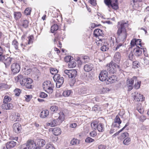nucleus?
<instances>
[{
    "label": "nucleus",
    "mask_w": 149,
    "mask_h": 149,
    "mask_svg": "<svg viewBox=\"0 0 149 149\" xmlns=\"http://www.w3.org/2000/svg\"><path fill=\"white\" fill-rule=\"evenodd\" d=\"M128 25V22H125L122 21L118 23V30L116 33L118 36L117 41L123 42L125 41L127 35L126 28Z\"/></svg>",
    "instance_id": "obj_1"
},
{
    "label": "nucleus",
    "mask_w": 149,
    "mask_h": 149,
    "mask_svg": "<svg viewBox=\"0 0 149 149\" xmlns=\"http://www.w3.org/2000/svg\"><path fill=\"white\" fill-rule=\"evenodd\" d=\"M17 82H19L21 86H25L27 88H32V80L30 78L23 77L21 74L19 75L16 79Z\"/></svg>",
    "instance_id": "obj_2"
},
{
    "label": "nucleus",
    "mask_w": 149,
    "mask_h": 149,
    "mask_svg": "<svg viewBox=\"0 0 149 149\" xmlns=\"http://www.w3.org/2000/svg\"><path fill=\"white\" fill-rule=\"evenodd\" d=\"M57 116H55V119H53L52 121L50 123H47V125L51 127H54L60 125L65 119V115L62 112H60L57 114Z\"/></svg>",
    "instance_id": "obj_3"
},
{
    "label": "nucleus",
    "mask_w": 149,
    "mask_h": 149,
    "mask_svg": "<svg viewBox=\"0 0 149 149\" xmlns=\"http://www.w3.org/2000/svg\"><path fill=\"white\" fill-rule=\"evenodd\" d=\"M106 68L109 73L113 74L115 73L117 70L120 68V66L112 61L106 65Z\"/></svg>",
    "instance_id": "obj_4"
},
{
    "label": "nucleus",
    "mask_w": 149,
    "mask_h": 149,
    "mask_svg": "<svg viewBox=\"0 0 149 149\" xmlns=\"http://www.w3.org/2000/svg\"><path fill=\"white\" fill-rule=\"evenodd\" d=\"M54 86V84L49 81H46L43 83L42 86L44 90L50 94L52 93Z\"/></svg>",
    "instance_id": "obj_5"
},
{
    "label": "nucleus",
    "mask_w": 149,
    "mask_h": 149,
    "mask_svg": "<svg viewBox=\"0 0 149 149\" xmlns=\"http://www.w3.org/2000/svg\"><path fill=\"white\" fill-rule=\"evenodd\" d=\"M64 72L65 74V75L66 77H68L69 78L73 79V81L74 83L75 82L74 79L77 75V71L76 70H65Z\"/></svg>",
    "instance_id": "obj_6"
},
{
    "label": "nucleus",
    "mask_w": 149,
    "mask_h": 149,
    "mask_svg": "<svg viewBox=\"0 0 149 149\" xmlns=\"http://www.w3.org/2000/svg\"><path fill=\"white\" fill-rule=\"evenodd\" d=\"M14 59L13 58L8 57L5 55L0 59V62L3 63L5 65V67L7 68L9 66L12 61Z\"/></svg>",
    "instance_id": "obj_7"
},
{
    "label": "nucleus",
    "mask_w": 149,
    "mask_h": 149,
    "mask_svg": "<svg viewBox=\"0 0 149 149\" xmlns=\"http://www.w3.org/2000/svg\"><path fill=\"white\" fill-rule=\"evenodd\" d=\"M11 69L13 74L18 73L20 70V65L17 63H12L11 66Z\"/></svg>",
    "instance_id": "obj_8"
},
{
    "label": "nucleus",
    "mask_w": 149,
    "mask_h": 149,
    "mask_svg": "<svg viewBox=\"0 0 149 149\" xmlns=\"http://www.w3.org/2000/svg\"><path fill=\"white\" fill-rule=\"evenodd\" d=\"M108 77V72L106 70H103L100 72L99 79L100 81H103L106 80Z\"/></svg>",
    "instance_id": "obj_9"
},
{
    "label": "nucleus",
    "mask_w": 149,
    "mask_h": 149,
    "mask_svg": "<svg viewBox=\"0 0 149 149\" xmlns=\"http://www.w3.org/2000/svg\"><path fill=\"white\" fill-rule=\"evenodd\" d=\"M132 96L136 101H142L144 100V98H143V96L136 92L134 93H132Z\"/></svg>",
    "instance_id": "obj_10"
},
{
    "label": "nucleus",
    "mask_w": 149,
    "mask_h": 149,
    "mask_svg": "<svg viewBox=\"0 0 149 149\" xmlns=\"http://www.w3.org/2000/svg\"><path fill=\"white\" fill-rule=\"evenodd\" d=\"M136 77H134L132 78L127 79V85L129 91H130L133 88V85L134 83V80H136Z\"/></svg>",
    "instance_id": "obj_11"
},
{
    "label": "nucleus",
    "mask_w": 149,
    "mask_h": 149,
    "mask_svg": "<svg viewBox=\"0 0 149 149\" xmlns=\"http://www.w3.org/2000/svg\"><path fill=\"white\" fill-rule=\"evenodd\" d=\"M1 108L4 110H11L13 108V105L11 103H4L1 106Z\"/></svg>",
    "instance_id": "obj_12"
},
{
    "label": "nucleus",
    "mask_w": 149,
    "mask_h": 149,
    "mask_svg": "<svg viewBox=\"0 0 149 149\" xmlns=\"http://www.w3.org/2000/svg\"><path fill=\"white\" fill-rule=\"evenodd\" d=\"M13 127L14 131L17 133H20L21 131V125L18 123H14Z\"/></svg>",
    "instance_id": "obj_13"
},
{
    "label": "nucleus",
    "mask_w": 149,
    "mask_h": 149,
    "mask_svg": "<svg viewBox=\"0 0 149 149\" xmlns=\"http://www.w3.org/2000/svg\"><path fill=\"white\" fill-rule=\"evenodd\" d=\"M143 48H140L139 47H137L133 49V53L134 55L137 56H139L141 55L142 53Z\"/></svg>",
    "instance_id": "obj_14"
},
{
    "label": "nucleus",
    "mask_w": 149,
    "mask_h": 149,
    "mask_svg": "<svg viewBox=\"0 0 149 149\" xmlns=\"http://www.w3.org/2000/svg\"><path fill=\"white\" fill-rule=\"evenodd\" d=\"M121 59V54L119 52H116L114 54L113 56V61L117 63H119Z\"/></svg>",
    "instance_id": "obj_15"
},
{
    "label": "nucleus",
    "mask_w": 149,
    "mask_h": 149,
    "mask_svg": "<svg viewBox=\"0 0 149 149\" xmlns=\"http://www.w3.org/2000/svg\"><path fill=\"white\" fill-rule=\"evenodd\" d=\"M97 42L96 43L98 46H102L104 45H105V43H107V40L104 39L100 38V37H98L97 38Z\"/></svg>",
    "instance_id": "obj_16"
},
{
    "label": "nucleus",
    "mask_w": 149,
    "mask_h": 149,
    "mask_svg": "<svg viewBox=\"0 0 149 149\" xmlns=\"http://www.w3.org/2000/svg\"><path fill=\"white\" fill-rule=\"evenodd\" d=\"M117 80L116 77L114 75L109 77L106 81V84H109L111 83H114Z\"/></svg>",
    "instance_id": "obj_17"
},
{
    "label": "nucleus",
    "mask_w": 149,
    "mask_h": 149,
    "mask_svg": "<svg viewBox=\"0 0 149 149\" xmlns=\"http://www.w3.org/2000/svg\"><path fill=\"white\" fill-rule=\"evenodd\" d=\"M94 35L96 37L102 36L103 35L102 31L101 30L99 29H95L94 31Z\"/></svg>",
    "instance_id": "obj_18"
},
{
    "label": "nucleus",
    "mask_w": 149,
    "mask_h": 149,
    "mask_svg": "<svg viewBox=\"0 0 149 149\" xmlns=\"http://www.w3.org/2000/svg\"><path fill=\"white\" fill-rule=\"evenodd\" d=\"M26 143L29 149H34L36 145L34 141L31 140H28Z\"/></svg>",
    "instance_id": "obj_19"
},
{
    "label": "nucleus",
    "mask_w": 149,
    "mask_h": 149,
    "mask_svg": "<svg viewBox=\"0 0 149 149\" xmlns=\"http://www.w3.org/2000/svg\"><path fill=\"white\" fill-rule=\"evenodd\" d=\"M16 143L13 141H11L8 142L6 145V147L7 149H11L14 148L16 145Z\"/></svg>",
    "instance_id": "obj_20"
},
{
    "label": "nucleus",
    "mask_w": 149,
    "mask_h": 149,
    "mask_svg": "<svg viewBox=\"0 0 149 149\" xmlns=\"http://www.w3.org/2000/svg\"><path fill=\"white\" fill-rule=\"evenodd\" d=\"M93 68V65L91 63H88L85 65L84 69V71L88 72L91 70Z\"/></svg>",
    "instance_id": "obj_21"
},
{
    "label": "nucleus",
    "mask_w": 149,
    "mask_h": 149,
    "mask_svg": "<svg viewBox=\"0 0 149 149\" xmlns=\"http://www.w3.org/2000/svg\"><path fill=\"white\" fill-rule=\"evenodd\" d=\"M64 82V79L63 77H61L58 79L57 81L56 86L57 88H60L62 86Z\"/></svg>",
    "instance_id": "obj_22"
},
{
    "label": "nucleus",
    "mask_w": 149,
    "mask_h": 149,
    "mask_svg": "<svg viewBox=\"0 0 149 149\" xmlns=\"http://www.w3.org/2000/svg\"><path fill=\"white\" fill-rule=\"evenodd\" d=\"M49 114V111L47 110H45L42 111L40 113V116L42 118L46 117Z\"/></svg>",
    "instance_id": "obj_23"
},
{
    "label": "nucleus",
    "mask_w": 149,
    "mask_h": 149,
    "mask_svg": "<svg viewBox=\"0 0 149 149\" xmlns=\"http://www.w3.org/2000/svg\"><path fill=\"white\" fill-rule=\"evenodd\" d=\"M52 131L53 134L55 136L59 135L61 133V129L58 127L54 128L53 129Z\"/></svg>",
    "instance_id": "obj_24"
},
{
    "label": "nucleus",
    "mask_w": 149,
    "mask_h": 149,
    "mask_svg": "<svg viewBox=\"0 0 149 149\" xmlns=\"http://www.w3.org/2000/svg\"><path fill=\"white\" fill-rule=\"evenodd\" d=\"M110 7L115 10H117L118 8V2L111 3L109 5V8Z\"/></svg>",
    "instance_id": "obj_25"
},
{
    "label": "nucleus",
    "mask_w": 149,
    "mask_h": 149,
    "mask_svg": "<svg viewBox=\"0 0 149 149\" xmlns=\"http://www.w3.org/2000/svg\"><path fill=\"white\" fill-rule=\"evenodd\" d=\"M97 129L99 132H103L104 130V125L102 123H100L97 125Z\"/></svg>",
    "instance_id": "obj_26"
},
{
    "label": "nucleus",
    "mask_w": 149,
    "mask_h": 149,
    "mask_svg": "<svg viewBox=\"0 0 149 149\" xmlns=\"http://www.w3.org/2000/svg\"><path fill=\"white\" fill-rule=\"evenodd\" d=\"M58 29V26L57 24H54L51 27V31L52 33H54Z\"/></svg>",
    "instance_id": "obj_27"
},
{
    "label": "nucleus",
    "mask_w": 149,
    "mask_h": 149,
    "mask_svg": "<svg viewBox=\"0 0 149 149\" xmlns=\"http://www.w3.org/2000/svg\"><path fill=\"white\" fill-rule=\"evenodd\" d=\"M72 92L70 90H67L64 91L63 93V95L65 97L69 96Z\"/></svg>",
    "instance_id": "obj_28"
},
{
    "label": "nucleus",
    "mask_w": 149,
    "mask_h": 149,
    "mask_svg": "<svg viewBox=\"0 0 149 149\" xmlns=\"http://www.w3.org/2000/svg\"><path fill=\"white\" fill-rule=\"evenodd\" d=\"M79 94L82 95L87 93V88L84 87L81 88L78 92Z\"/></svg>",
    "instance_id": "obj_29"
},
{
    "label": "nucleus",
    "mask_w": 149,
    "mask_h": 149,
    "mask_svg": "<svg viewBox=\"0 0 149 149\" xmlns=\"http://www.w3.org/2000/svg\"><path fill=\"white\" fill-rule=\"evenodd\" d=\"M14 18L16 20L20 18L21 16V14L20 12H14Z\"/></svg>",
    "instance_id": "obj_30"
},
{
    "label": "nucleus",
    "mask_w": 149,
    "mask_h": 149,
    "mask_svg": "<svg viewBox=\"0 0 149 149\" xmlns=\"http://www.w3.org/2000/svg\"><path fill=\"white\" fill-rule=\"evenodd\" d=\"M76 65V63L73 61H70L68 63V66L70 68H74Z\"/></svg>",
    "instance_id": "obj_31"
},
{
    "label": "nucleus",
    "mask_w": 149,
    "mask_h": 149,
    "mask_svg": "<svg viewBox=\"0 0 149 149\" xmlns=\"http://www.w3.org/2000/svg\"><path fill=\"white\" fill-rule=\"evenodd\" d=\"M12 44L16 50L18 49L19 44L18 42L16 40H14L13 41Z\"/></svg>",
    "instance_id": "obj_32"
},
{
    "label": "nucleus",
    "mask_w": 149,
    "mask_h": 149,
    "mask_svg": "<svg viewBox=\"0 0 149 149\" xmlns=\"http://www.w3.org/2000/svg\"><path fill=\"white\" fill-rule=\"evenodd\" d=\"M11 100V98L9 96L6 95L3 99V103H8V102H10Z\"/></svg>",
    "instance_id": "obj_33"
},
{
    "label": "nucleus",
    "mask_w": 149,
    "mask_h": 149,
    "mask_svg": "<svg viewBox=\"0 0 149 149\" xmlns=\"http://www.w3.org/2000/svg\"><path fill=\"white\" fill-rule=\"evenodd\" d=\"M105 45H104L101 47V50L102 51H106L109 49L108 45L107 43H105Z\"/></svg>",
    "instance_id": "obj_34"
},
{
    "label": "nucleus",
    "mask_w": 149,
    "mask_h": 149,
    "mask_svg": "<svg viewBox=\"0 0 149 149\" xmlns=\"http://www.w3.org/2000/svg\"><path fill=\"white\" fill-rule=\"evenodd\" d=\"M38 142V146L41 147H43L45 145L46 143L44 140L42 139H39Z\"/></svg>",
    "instance_id": "obj_35"
},
{
    "label": "nucleus",
    "mask_w": 149,
    "mask_h": 149,
    "mask_svg": "<svg viewBox=\"0 0 149 149\" xmlns=\"http://www.w3.org/2000/svg\"><path fill=\"white\" fill-rule=\"evenodd\" d=\"M79 141L76 139L73 138L70 141V144L72 145H74L79 143Z\"/></svg>",
    "instance_id": "obj_36"
},
{
    "label": "nucleus",
    "mask_w": 149,
    "mask_h": 149,
    "mask_svg": "<svg viewBox=\"0 0 149 149\" xmlns=\"http://www.w3.org/2000/svg\"><path fill=\"white\" fill-rule=\"evenodd\" d=\"M50 109L52 112L55 113L58 110V108L57 106L53 105L51 107Z\"/></svg>",
    "instance_id": "obj_37"
},
{
    "label": "nucleus",
    "mask_w": 149,
    "mask_h": 149,
    "mask_svg": "<svg viewBox=\"0 0 149 149\" xmlns=\"http://www.w3.org/2000/svg\"><path fill=\"white\" fill-rule=\"evenodd\" d=\"M131 139L130 138H127L125 139L123 141V143L126 145H128L130 142Z\"/></svg>",
    "instance_id": "obj_38"
},
{
    "label": "nucleus",
    "mask_w": 149,
    "mask_h": 149,
    "mask_svg": "<svg viewBox=\"0 0 149 149\" xmlns=\"http://www.w3.org/2000/svg\"><path fill=\"white\" fill-rule=\"evenodd\" d=\"M29 21L26 20H23L22 22V26L24 28L28 27L29 25Z\"/></svg>",
    "instance_id": "obj_39"
},
{
    "label": "nucleus",
    "mask_w": 149,
    "mask_h": 149,
    "mask_svg": "<svg viewBox=\"0 0 149 149\" xmlns=\"http://www.w3.org/2000/svg\"><path fill=\"white\" fill-rule=\"evenodd\" d=\"M31 9L30 8H27L24 11V13L26 15L30 14Z\"/></svg>",
    "instance_id": "obj_40"
},
{
    "label": "nucleus",
    "mask_w": 149,
    "mask_h": 149,
    "mask_svg": "<svg viewBox=\"0 0 149 149\" xmlns=\"http://www.w3.org/2000/svg\"><path fill=\"white\" fill-rule=\"evenodd\" d=\"M10 119L11 121L15 122L16 118V113H13L10 117Z\"/></svg>",
    "instance_id": "obj_41"
},
{
    "label": "nucleus",
    "mask_w": 149,
    "mask_h": 149,
    "mask_svg": "<svg viewBox=\"0 0 149 149\" xmlns=\"http://www.w3.org/2000/svg\"><path fill=\"white\" fill-rule=\"evenodd\" d=\"M114 124L115 123H121V120L120 117L118 115L116 116L115 118L114 119Z\"/></svg>",
    "instance_id": "obj_42"
},
{
    "label": "nucleus",
    "mask_w": 149,
    "mask_h": 149,
    "mask_svg": "<svg viewBox=\"0 0 149 149\" xmlns=\"http://www.w3.org/2000/svg\"><path fill=\"white\" fill-rule=\"evenodd\" d=\"M28 42L27 44L29 45L31 44L33 42V36L31 35L29 36L28 38Z\"/></svg>",
    "instance_id": "obj_43"
},
{
    "label": "nucleus",
    "mask_w": 149,
    "mask_h": 149,
    "mask_svg": "<svg viewBox=\"0 0 149 149\" xmlns=\"http://www.w3.org/2000/svg\"><path fill=\"white\" fill-rule=\"evenodd\" d=\"M133 52H130L128 56L129 59L132 61H133L134 59V56L133 55Z\"/></svg>",
    "instance_id": "obj_44"
},
{
    "label": "nucleus",
    "mask_w": 149,
    "mask_h": 149,
    "mask_svg": "<svg viewBox=\"0 0 149 149\" xmlns=\"http://www.w3.org/2000/svg\"><path fill=\"white\" fill-rule=\"evenodd\" d=\"M136 81V80H135ZM141 82L140 81H137L136 82L135 81V83L134 84V88L135 89H138L139 88L140 86Z\"/></svg>",
    "instance_id": "obj_45"
},
{
    "label": "nucleus",
    "mask_w": 149,
    "mask_h": 149,
    "mask_svg": "<svg viewBox=\"0 0 149 149\" xmlns=\"http://www.w3.org/2000/svg\"><path fill=\"white\" fill-rule=\"evenodd\" d=\"M45 148L46 149H55L54 145L50 144H47Z\"/></svg>",
    "instance_id": "obj_46"
},
{
    "label": "nucleus",
    "mask_w": 149,
    "mask_h": 149,
    "mask_svg": "<svg viewBox=\"0 0 149 149\" xmlns=\"http://www.w3.org/2000/svg\"><path fill=\"white\" fill-rule=\"evenodd\" d=\"M136 47H138V45H140L141 47V40L139 39H136Z\"/></svg>",
    "instance_id": "obj_47"
},
{
    "label": "nucleus",
    "mask_w": 149,
    "mask_h": 149,
    "mask_svg": "<svg viewBox=\"0 0 149 149\" xmlns=\"http://www.w3.org/2000/svg\"><path fill=\"white\" fill-rule=\"evenodd\" d=\"M15 95L17 96H19L21 92V90L19 89H16L14 91Z\"/></svg>",
    "instance_id": "obj_48"
},
{
    "label": "nucleus",
    "mask_w": 149,
    "mask_h": 149,
    "mask_svg": "<svg viewBox=\"0 0 149 149\" xmlns=\"http://www.w3.org/2000/svg\"><path fill=\"white\" fill-rule=\"evenodd\" d=\"M50 72L53 75L57 74L58 72L57 70L56 69L52 68L50 70Z\"/></svg>",
    "instance_id": "obj_49"
},
{
    "label": "nucleus",
    "mask_w": 149,
    "mask_h": 149,
    "mask_svg": "<svg viewBox=\"0 0 149 149\" xmlns=\"http://www.w3.org/2000/svg\"><path fill=\"white\" fill-rule=\"evenodd\" d=\"M61 77L60 76V75L59 74H55L54 76L53 77V79L55 81H57L58 79L59 78H60Z\"/></svg>",
    "instance_id": "obj_50"
},
{
    "label": "nucleus",
    "mask_w": 149,
    "mask_h": 149,
    "mask_svg": "<svg viewBox=\"0 0 149 149\" xmlns=\"http://www.w3.org/2000/svg\"><path fill=\"white\" fill-rule=\"evenodd\" d=\"M82 59H83L84 62H87L89 61L90 58L89 57L87 56H84L82 57Z\"/></svg>",
    "instance_id": "obj_51"
},
{
    "label": "nucleus",
    "mask_w": 149,
    "mask_h": 149,
    "mask_svg": "<svg viewBox=\"0 0 149 149\" xmlns=\"http://www.w3.org/2000/svg\"><path fill=\"white\" fill-rule=\"evenodd\" d=\"M4 51V50L0 46V59L5 55H3Z\"/></svg>",
    "instance_id": "obj_52"
},
{
    "label": "nucleus",
    "mask_w": 149,
    "mask_h": 149,
    "mask_svg": "<svg viewBox=\"0 0 149 149\" xmlns=\"http://www.w3.org/2000/svg\"><path fill=\"white\" fill-rule=\"evenodd\" d=\"M97 123L94 122L92 123L91 125V127L94 130H96L97 128Z\"/></svg>",
    "instance_id": "obj_53"
},
{
    "label": "nucleus",
    "mask_w": 149,
    "mask_h": 149,
    "mask_svg": "<svg viewBox=\"0 0 149 149\" xmlns=\"http://www.w3.org/2000/svg\"><path fill=\"white\" fill-rule=\"evenodd\" d=\"M139 63L138 61H134L133 62V66L135 68L136 67L138 68V66H139Z\"/></svg>",
    "instance_id": "obj_54"
},
{
    "label": "nucleus",
    "mask_w": 149,
    "mask_h": 149,
    "mask_svg": "<svg viewBox=\"0 0 149 149\" xmlns=\"http://www.w3.org/2000/svg\"><path fill=\"white\" fill-rule=\"evenodd\" d=\"M47 94L44 92H41L40 93V97L45 98L47 97Z\"/></svg>",
    "instance_id": "obj_55"
},
{
    "label": "nucleus",
    "mask_w": 149,
    "mask_h": 149,
    "mask_svg": "<svg viewBox=\"0 0 149 149\" xmlns=\"http://www.w3.org/2000/svg\"><path fill=\"white\" fill-rule=\"evenodd\" d=\"M129 134L126 132L122 133L121 135V139H123L126 137L128 136Z\"/></svg>",
    "instance_id": "obj_56"
},
{
    "label": "nucleus",
    "mask_w": 149,
    "mask_h": 149,
    "mask_svg": "<svg viewBox=\"0 0 149 149\" xmlns=\"http://www.w3.org/2000/svg\"><path fill=\"white\" fill-rule=\"evenodd\" d=\"M94 140L90 137H87L85 140V142L87 143H91L93 142Z\"/></svg>",
    "instance_id": "obj_57"
},
{
    "label": "nucleus",
    "mask_w": 149,
    "mask_h": 149,
    "mask_svg": "<svg viewBox=\"0 0 149 149\" xmlns=\"http://www.w3.org/2000/svg\"><path fill=\"white\" fill-rule=\"evenodd\" d=\"M111 0H104V2L105 4L109 8V5L111 3Z\"/></svg>",
    "instance_id": "obj_58"
},
{
    "label": "nucleus",
    "mask_w": 149,
    "mask_h": 149,
    "mask_svg": "<svg viewBox=\"0 0 149 149\" xmlns=\"http://www.w3.org/2000/svg\"><path fill=\"white\" fill-rule=\"evenodd\" d=\"M71 57L69 56H65L64 58V60L66 62H70Z\"/></svg>",
    "instance_id": "obj_59"
},
{
    "label": "nucleus",
    "mask_w": 149,
    "mask_h": 149,
    "mask_svg": "<svg viewBox=\"0 0 149 149\" xmlns=\"http://www.w3.org/2000/svg\"><path fill=\"white\" fill-rule=\"evenodd\" d=\"M121 123H115L114 124V122H113L112 124V126L114 127H117L118 128L120 127V124Z\"/></svg>",
    "instance_id": "obj_60"
},
{
    "label": "nucleus",
    "mask_w": 149,
    "mask_h": 149,
    "mask_svg": "<svg viewBox=\"0 0 149 149\" xmlns=\"http://www.w3.org/2000/svg\"><path fill=\"white\" fill-rule=\"evenodd\" d=\"M100 107L97 105H95L93 108V109L95 111L99 110H100Z\"/></svg>",
    "instance_id": "obj_61"
},
{
    "label": "nucleus",
    "mask_w": 149,
    "mask_h": 149,
    "mask_svg": "<svg viewBox=\"0 0 149 149\" xmlns=\"http://www.w3.org/2000/svg\"><path fill=\"white\" fill-rule=\"evenodd\" d=\"M136 39H133L131 41L130 44L132 47L134 46V45H136Z\"/></svg>",
    "instance_id": "obj_62"
},
{
    "label": "nucleus",
    "mask_w": 149,
    "mask_h": 149,
    "mask_svg": "<svg viewBox=\"0 0 149 149\" xmlns=\"http://www.w3.org/2000/svg\"><path fill=\"white\" fill-rule=\"evenodd\" d=\"M25 97L26 98V100L27 101H29L31 98V95H25Z\"/></svg>",
    "instance_id": "obj_63"
},
{
    "label": "nucleus",
    "mask_w": 149,
    "mask_h": 149,
    "mask_svg": "<svg viewBox=\"0 0 149 149\" xmlns=\"http://www.w3.org/2000/svg\"><path fill=\"white\" fill-rule=\"evenodd\" d=\"M90 135L92 137H94L96 136L97 134L96 132L95 131H93L90 133Z\"/></svg>",
    "instance_id": "obj_64"
}]
</instances>
